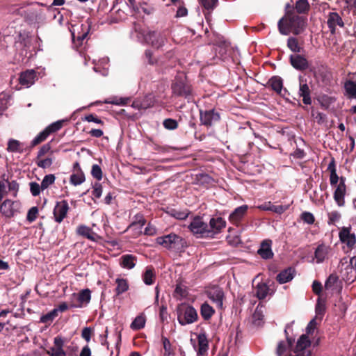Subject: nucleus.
<instances>
[{
	"instance_id": "obj_39",
	"label": "nucleus",
	"mask_w": 356,
	"mask_h": 356,
	"mask_svg": "<svg viewBox=\"0 0 356 356\" xmlns=\"http://www.w3.org/2000/svg\"><path fill=\"white\" fill-rule=\"evenodd\" d=\"M85 181V175L83 171L73 172L70 176V181L74 186L80 185Z\"/></svg>"
},
{
	"instance_id": "obj_49",
	"label": "nucleus",
	"mask_w": 356,
	"mask_h": 356,
	"mask_svg": "<svg viewBox=\"0 0 356 356\" xmlns=\"http://www.w3.org/2000/svg\"><path fill=\"white\" fill-rule=\"evenodd\" d=\"M129 101V98H118L116 97H114L105 100L104 103L123 106L127 104Z\"/></svg>"
},
{
	"instance_id": "obj_9",
	"label": "nucleus",
	"mask_w": 356,
	"mask_h": 356,
	"mask_svg": "<svg viewBox=\"0 0 356 356\" xmlns=\"http://www.w3.org/2000/svg\"><path fill=\"white\" fill-rule=\"evenodd\" d=\"M351 227H342L339 232V238L341 243L345 244L350 251L356 248V235L351 233Z\"/></svg>"
},
{
	"instance_id": "obj_40",
	"label": "nucleus",
	"mask_w": 356,
	"mask_h": 356,
	"mask_svg": "<svg viewBox=\"0 0 356 356\" xmlns=\"http://www.w3.org/2000/svg\"><path fill=\"white\" fill-rule=\"evenodd\" d=\"M145 318L143 315H139L132 321L130 327L134 330H139L145 327Z\"/></svg>"
},
{
	"instance_id": "obj_23",
	"label": "nucleus",
	"mask_w": 356,
	"mask_h": 356,
	"mask_svg": "<svg viewBox=\"0 0 356 356\" xmlns=\"http://www.w3.org/2000/svg\"><path fill=\"white\" fill-rule=\"evenodd\" d=\"M137 257L133 254H124L120 258V265L123 268L132 269L135 267Z\"/></svg>"
},
{
	"instance_id": "obj_11",
	"label": "nucleus",
	"mask_w": 356,
	"mask_h": 356,
	"mask_svg": "<svg viewBox=\"0 0 356 356\" xmlns=\"http://www.w3.org/2000/svg\"><path fill=\"white\" fill-rule=\"evenodd\" d=\"M145 40L148 44H150L153 47L159 49L164 46L167 42V37L163 32L156 31H149L145 35Z\"/></svg>"
},
{
	"instance_id": "obj_54",
	"label": "nucleus",
	"mask_w": 356,
	"mask_h": 356,
	"mask_svg": "<svg viewBox=\"0 0 356 356\" xmlns=\"http://www.w3.org/2000/svg\"><path fill=\"white\" fill-rule=\"evenodd\" d=\"M38 207H31L29 210V211L27 213L26 220L29 222H32L35 220V219L38 217Z\"/></svg>"
},
{
	"instance_id": "obj_17",
	"label": "nucleus",
	"mask_w": 356,
	"mask_h": 356,
	"mask_svg": "<svg viewBox=\"0 0 356 356\" xmlns=\"http://www.w3.org/2000/svg\"><path fill=\"white\" fill-rule=\"evenodd\" d=\"M248 209V207L245 204L236 208L229 216L230 222L236 226H238L246 215Z\"/></svg>"
},
{
	"instance_id": "obj_44",
	"label": "nucleus",
	"mask_w": 356,
	"mask_h": 356,
	"mask_svg": "<svg viewBox=\"0 0 356 356\" xmlns=\"http://www.w3.org/2000/svg\"><path fill=\"white\" fill-rule=\"evenodd\" d=\"M201 6L210 13L218 5V0H199Z\"/></svg>"
},
{
	"instance_id": "obj_41",
	"label": "nucleus",
	"mask_w": 356,
	"mask_h": 356,
	"mask_svg": "<svg viewBox=\"0 0 356 356\" xmlns=\"http://www.w3.org/2000/svg\"><path fill=\"white\" fill-rule=\"evenodd\" d=\"M65 340L60 336H57L54 339V347H51L49 350L64 352L63 346Z\"/></svg>"
},
{
	"instance_id": "obj_61",
	"label": "nucleus",
	"mask_w": 356,
	"mask_h": 356,
	"mask_svg": "<svg viewBox=\"0 0 356 356\" xmlns=\"http://www.w3.org/2000/svg\"><path fill=\"white\" fill-rule=\"evenodd\" d=\"M92 334V328L90 327H86L83 329L81 332V337L84 339L87 342H89L91 339V336Z\"/></svg>"
},
{
	"instance_id": "obj_45",
	"label": "nucleus",
	"mask_w": 356,
	"mask_h": 356,
	"mask_svg": "<svg viewBox=\"0 0 356 356\" xmlns=\"http://www.w3.org/2000/svg\"><path fill=\"white\" fill-rule=\"evenodd\" d=\"M56 180V177L53 174L45 175L41 182V189L44 191L47 189L49 186L53 184Z\"/></svg>"
},
{
	"instance_id": "obj_59",
	"label": "nucleus",
	"mask_w": 356,
	"mask_h": 356,
	"mask_svg": "<svg viewBox=\"0 0 356 356\" xmlns=\"http://www.w3.org/2000/svg\"><path fill=\"white\" fill-rule=\"evenodd\" d=\"M30 185V191L33 196H38L40 193L41 185H39L37 182H31Z\"/></svg>"
},
{
	"instance_id": "obj_33",
	"label": "nucleus",
	"mask_w": 356,
	"mask_h": 356,
	"mask_svg": "<svg viewBox=\"0 0 356 356\" xmlns=\"http://www.w3.org/2000/svg\"><path fill=\"white\" fill-rule=\"evenodd\" d=\"M310 9V6L307 1V0H298L296 2L294 8L293 10L296 12V13L300 14H307Z\"/></svg>"
},
{
	"instance_id": "obj_7",
	"label": "nucleus",
	"mask_w": 356,
	"mask_h": 356,
	"mask_svg": "<svg viewBox=\"0 0 356 356\" xmlns=\"http://www.w3.org/2000/svg\"><path fill=\"white\" fill-rule=\"evenodd\" d=\"M188 229L197 238H209V234H211V232L209 231L208 224L198 216L193 218L188 225Z\"/></svg>"
},
{
	"instance_id": "obj_24",
	"label": "nucleus",
	"mask_w": 356,
	"mask_h": 356,
	"mask_svg": "<svg viewBox=\"0 0 356 356\" xmlns=\"http://www.w3.org/2000/svg\"><path fill=\"white\" fill-rule=\"evenodd\" d=\"M76 234L79 236L85 237L92 241H95V236L97 234L92 231V229L84 225H79L76 231Z\"/></svg>"
},
{
	"instance_id": "obj_58",
	"label": "nucleus",
	"mask_w": 356,
	"mask_h": 356,
	"mask_svg": "<svg viewBox=\"0 0 356 356\" xmlns=\"http://www.w3.org/2000/svg\"><path fill=\"white\" fill-rule=\"evenodd\" d=\"M51 149V146L50 143H47L43 145L39 149L37 155V159H40L44 156L45 154H48Z\"/></svg>"
},
{
	"instance_id": "obj_55",
	"label": "nucleus",
	"mask_w": 356,
	"mask_h": 356,
	"mask_svg": "<svg viewBox=\"0 0 356 356\" xmlns=\"http://www.w3.org/2000/svg\"><path fill=\"white\" fill-rule=\"evenodd\" d=\"M339 280V277L335 274H331L326 280L325 283V287L326 289H331Z\"/></svg>"
},
{
	"instance_id": "obj_15",
	"label": "nucleus",
	"mask_w": 356,
	"mask_h": 356,
	"mask_svg": "<svg viewBox=\"0 0 356 356\" xmlns=\"http://www.w3.org/2000/svg\"><path fill=\"white\" fill-rule=\"evenodd\" d=\"M209 225V231L211 232L209 238H213L216 234L221 232L222 229L226 227L225 220L221 218H212L210 219Z\"/></svg>"
},
{
	"instance_id": "obj_14",
	"label": "nucleus",
	"mask_w": 356,
	"mask_h": 356,
	"mask_svg": "<svg viewBox=\"0 0 356 356\" xmlns=\"http://www.w3.org/2000/svg\"><path fill=\"white\" fill-rule=\"evenodd\" d=\"M69 209V204L67 200L58 202L53 212L55 221L58 223L61 222L67 216Z\"/></svg>"
},
{
	"instance_id": "obj_50",
	"label": "nucleus",
	"mask_w": 356,
	"mask_h": 356,
	"mask_svg": "<svg viewBox=\"0 0 356 356\" xmlns=\"http://www.w3.org/2000/svg\"><path fill=\"white\" fill-rule=\"evenodd\" d=\"M64 123V120H58L54 123H51L48 127H47L45 129L49 132V134L55 133L60 130Z\"/></svg>"
},
{
	"instance_id": "obj_38",
	"label": "nucleus",
	"mask_w": 356,
	"mask_h": 356,
	"mask_svg": "<svg viewBox=\"0 0 356 356\" xmlns=\"http://www.w3.org/2000/svg\"><path fill=\"white\" fill-rule=\"evenodd\" d=\"M50 134H49V132L47 131L46 129H44L42 131H41L40 133H39L34 138L33 140L31 141V145H30V147L32 148L39 144H40L41 143L44 142L47 138V137L49 136Z\"/></svg>"
},
{
	"instance_id": "obj_10",
	"label": "nucleus",
	"mask_w": 356,
	"mask_h": 356,
	"mask_svg": "<svg viewBox=\"0 0 356 356\" xmlns=\"http://www.w3.org/2000/svg\"><path fill=\"white\" fill-rule=\"evenodd\" d=\"M220 119V115L215 109L200 110V120L201 124L209 127L218 122Z\"/></svg>"
},
{
	"instance_id": "obj_28",
	"label": "nucleus",
	"mask_w": 356,
	"mask_h": 356,
	"mask_svg": "<svg viewBox=\"0 0 356 356\" xmlns=\"http://www.w3.org/2000/svg\"><path fill=\"white\" fill-rule=\"evenodd\" d=\"M91 298V292L90 289H86L81 290L77 295V300L79 302V305L71 304V307H81L82 304L88 303Z\"/></svg>"
},
{
	"instance_id": "obj_31",
	"label": "nucleus",
	"mask_w": 356,
	"mask_h": 356,
	"mask_svg": "<svg viewBox=\"0 0 356 356\" xmlns=\"http://www.w3.org/2000/svg\"><path fill=\"white\" fill-rule=\"evenodd\" d=\"M270 290L266 283H259L255 288V296L259 300H264L270 293Z\"/></svg>"
},
{
	"instance_id": "obj_51",
	"label": "nucleus",
	"mask_w": 356,
	"mask_h": 356,
	"mask_svg": "<svg viewBox=\"0 0 356 356\" xmlns=\"http://www.w3.org/2000/svg\"><path fill=\"white\" fill-rule=\"evenodd\" d=\"M163 125L168 130H175L178 127V122L172 118H166L163 122Z\"/></svg>"
},
{
	"instance_id": "obj_2",
	"label": "nucleus",
	"mask_w": 356,
	"mask_h": 356,
	"mask_svg": "<svg viewBox=\"0 0 356 356\" xmlns=\"http://www.w3.org/2000/svg\"><path fill=\"white\" fill-rule=\"evenodd\" d=\"M327 170L330 172V182L331 186H336L333 197L339 207L345 205V196L346 194L347 187L346 185V178L344 177H339L337 174L336 162L334 158L331 159Z\"/></svg>"
},
{
	"instance_id": "obj_64",
	"label": "nucleus",
	"mask_w": 356,
	"mask_h": 356,
	"mask_svg": "<svg viewBox=\"0 0 356 356\" xmlns=\"http://www.w3.org/2000/svg\"><path fill=\"white\" fill-rule=\"evenodd\" d=\"M8 185L9 191L13 192V196L16 197L19 191V184L17 181L13 180L12 181H8Z\"/></svg>"
},
{
	"instance_id": "obj_16",
	"label": "nucleus",
	"mask_w": 356,
	"mask_h": 356,
	"mask_svg": "<svg viewBox=\"0 0 356 356\" xmlns=\"http://www.w3.org/2000/svg\"><path fill=\"white\" fill-rule=\"evenodd\" d=\"M327 24L332 34L335 33L337 26L340 28L344 26V22L341 17L336 12H330L328 14Z\"/></svg>"
},
{
	"instance_id": "obj_8",
	"label": "nucleus",
	"mask_w": 356,
	"mask_h": 356,
	"mask_svg": "<svg viewBox=\"0 0 356 356\" xmlns=\"http://www.w3.org/2000/svg\"><path fill=\"white\" fill-rule=\"evenodd\" d=\"M21 204L18 201L6 199L0 204V213L6 218H11L20 212Z\"/></svg>"
},
{
	"instance_id": "obj_56",
	"label": "nucleus",
	"mask_w": 356,
	"mask_h": 356,
	"mask_svg": "<svg viewBox=\"0 0 356 356\" xmlns=\"http://www.w3.org/2000/svg\"><path fill=\"white\" fill-rule=\"evenodd\" d=\"M91 175L97 180H101L102 179V170L97 164L92 165Z\"/></svg>"
},
{
	"instance_id": "obj_3",
	"label": "nucleus",
	"mask_w": 356,
	"mask_h": 356,
	"mask_svg": "<svg viewBox=\"0 0 356 356\" xmlns=\"http://www.w3.org/2000/svg\"><path fill=\"white\" fill-rule=\"evenodd\" d=\"M171 90L173 96L184 97L189 99L192 96V86L187 79V76L183 73H178L171 84Z\"/></svg>"
},
{
	"instance_id": "obj_29",
	"label": "nucleus",
	"mask_w": 356,
	"mask_h": 356,
	"mask_svg": "<svg viewBox=\"0 0 356 356\" xmlns=\"http://www.w3.org/2000/svg\"><path fill=\"white\" fill-rule=\"evenodd\" d=\"M268 84L270 86L273 90L277 94H280L283 88L282 79L279 76H272L268 81Z\"/></svg>"
},
{
	"instance_id": "obj_35",
	"label": "nucleus",
	"mask_w": 356,
	"mask_h": 356,
	"mask_svg": "<svg viewBox=\"0 0 356 356\" xmlns=\"http://www.w3.org/2000/svg\"><path fill=\"white\" fill-rule=\"evenodd\" d=\"M115 283L117 284V286L115 289L116 296H120L129 289V284L126 279L117 278Z\"/></svg>"
},
{
	"instance_id": "obj_1",
	"label": "nucleus",
	"mask_w": 356,
	"mask_h": 356,
	"mask_svg": "<svg viewBox=\"0 0 356 356\" xmlns=\"http://www.w3.org/2000/svg\"><path fill=\"white\" fill-rule=\"evenodd\" d=\"M307 25V17L300 15L294 10L287 11L277 22L278 31L283 35H288L290 33L300 35L304 32Z\"/></svg>"
},
{
	"instance_id": "obj_48",
	"label": "nucleus",
	"mask_w": 356,
	"mask_h": 356,
	"mask_svg": "<svg viewBox=\"0 0 356 356\" xmlns=\"http://www.w3.org/2000/svg\"><path fill=\"white\" fill-rule=\"evenodd\" d=\"M325 302L321 298H318L316 305L315 312L317 316L323 317L325 313Z\"/></svg>"
},
{
	"instance_id": "obj_6",
	"label": "nucleus",
	"mask_w": 356,
	"mask_h": 356,
	"mask_svg": "<svg viewBox=\"0 0 356 356\" xmlns=\"http://www.w3.org/2000/svg\"><path fill=\"white\" fill-rule=\"evenodd\" d=\"M216 56L221 60H227L234 53L230 43L222 36H216L213 42Z\"/></svg>"
},
{
	"instance_id": "obj_13",
	"label": "nucleus",
	"mask_w": 356,
	"mask_h": 356,
	"mask_svg": "<svg viewBox=\"0 0 356 356\" xmlns=\"http://www.w3.org/2000/svg\"><path fill=\"white\" fill-rule=\"evenodd\" d=\"M289 63L296 70L304 72L309 68V61L305 56L298 54H293L289 56Z\"/></svg>"
},
{
	"instance_id": "obj_42",
	"label": "nucleus",
	"mask_w": 356,
	"mask_h": 356,
	"mask_svg": "<svg viewBox=\"0 0 356 356\" xmlns=\"http://www.w3.org/2000/svg\"><path fill=\"white\" fill-rule=\"evenodd\" d=\"M58 316V309H54L47 314L40 317V322L42 323L50 324Z\"/></svg>"
},
{
	"instance_id": "obj_22",
	"label": "nucleus",
	"mask_w": 356,
	"mask_h": 356,
	"mask_svg": "<svg viewBox=\"0 0 356 356\" xmlns=\"http://www.w3.org/2000/svg\"><path fill=\"white\" fill-rule=\"evenodd\" d=\"M330 250V246L326 245L324 243L319 244L314 252V257L316 259V263L321 264L327 258Z\"/></svg>"
},
{
	"instance_id": "obj_26",
	"label": "nucleus",
	"mask_w": 356,
	"mask_h": 356,
	"mask_svg": "<svg viewBox=\"0 0 356 356\" xmlns=\"http://www.w3.org/2000/svg\"><path fill=\"white\" fill-rule=\"evenodd\" d=\"M198 350L197 355H204L209 349V341L205 333H200L197 336Z\"/></svg>"
},
{
	"instance_id": "obj_30",
	"label": "nucleus",
	"mask_w": 356,
	"mask_h": 356,
	"mask_svg": "<svg viewBox=\"0 0 356 356\" xmlns=\"http://www.w3.org/2000/svg\"><path fill=\"white\" fill-rule=\"evenodd\" d=\"M156 280L154 268L152 266H147L143 274V280L147 285H152Z\"/></svg>"
},
{
	"instance_id": "obj_21",
	"label": "nucleus",
	"mask_w": 356,
	"mask_h": 356,
	"mask_svg": "<svg viewBox=\"0 0 356 356\" xmlns=\"http://www.w3.org/2000/svg\"><path fill=\"white\" fill-rule=\"evenodd\" d=\"M299 95L302 97V102L306 105L312 104L311 90L306 80L300 79Z\"/></svg>"
},
{
	"instance_id": "obj_46",
	"label": "nucleus",
	"mask_w": 356,
	"mask_h": 356,
	"mask_svg": "<svg viewBox=\"0 0 356 356\" xmlns=\"http://www.w3.org/2000/svg\"><path fill=\"white\" fill-rule=\"evenodd\" d=\"M53 161L54 159L51 156H48L46 159L36 158L35 163L39 168L44 169L49 168L52 165Z\"/></svg>"
},
{
	"instance_id": "obj_62",
	"label": "nucleus",
	"mask_w": 356,
	"mask_h": 356,
	"mask_svg": "<svg viewBox=\"0 0 356 356\" xmlns=\"http://www.w3.org/2000/svg\"><path fill=\"white\" fill-rule=\"evenodd\" d=\"M289 209L287 205H274L272 204L271 210L274 213L282 214Z\"/></svg>"
},
{
	"instance_id": "obj_37",
	"label": "nucleus",
	"mask_w": 356,
	"mask_h": 356,
	"mask_svg": "<svg viewBox=\"0 0 356 356\" xmlns=\"http://www.w3.org/2000/svg\"><path fill=\"white\" fill-rule=\"evenodd\" d=\"M162 343L163 347V356H175L174 348L172 347V345L169 341V339L165 337H162Z\"/></svg>"
},
{
	"instance_id": "obj_27",
	"label": "nucleus",
	"mask_w": 356,
	"mask_h": 356,
	"mask_svg": "<svg viewBox=\"0 0 356 356\" xmlns=\"http://www.w3.org/2000/svg\"><path fill=\"white\" fill-rule=\"evenodd\" d=\"M294 270L289 267L282 270L276 277L277 281L280 284H284L290 282L293 278Z\"/></svg>"
},
{
	"instance_id": "obj_4",
	"label": "nucleus",
	"mask_w": 356,
	"mask_h": 356,
	"mask_svg": "<svg viewBox=\"0 0 356 356\" xmlns=\"http://www.w3.org/2000/svg\"><path fill=\"white\" fill-rule=\"evenodd\" d=\"M177 321L181 325L192 324L198 320L196 309L188 304H181L177 308Z\"/></svg>"
},
{
	"instance_id": "obj_43",
	"label": "nucleus",
	"mask_w": 356,
	"mask_h": 356,
	"mask_svg": "<svg viewBox=\"0 0 356 356\" xmlns=\"http://www.w3.org/2000/svg\"><path fill=\"white\" fill-rule=\"evenodd\" d=\"M143 60L145 63L150 65H155L158 63V59L154 56L152 51L149 49L145 51Z\"/></svg>"
},
{
	"instance_id": "obj_20",
	"label": "nucleus",
	"mask_w": 356,
	"mask_h": 356,
	"mask_svg": "<svg viewBox=\"0 0 356 356\" xmlns=\"http://www.w3.org/2000/svg\"><path fill=\"white\" fill-rule=\"evenodd\" d=\"M37 78L36 72L33 70H28L20 74L19 83L26 87H29L34 83Z\"/></svg>"
},
{
	"instance_id": "obj_60",
	"label": "nucleus",
	"mask_w": 356,
	"mask_h": 356,
	"mask_svg": "<svg viewBox=\"0 0 356 356\" xmlns=\"http://www.w3.org/2000/svg\"><path fill=\"white\" fill-rule=\"evenodd\" d=\"M341 218V214L337 211H334L328 213V224L332 225L335 222L338 221Z\"/></svg>"
},
{
	"instance_id": "obj_12",
	"label": "nucleus",
	"mask_w": 356,
	"mask_h": 356,
	"mask_svg": "<svg viewBox=\"0 0 356 356\" xmlns=\"http://www.w3.org/2000/svg\"><path fill=\"white\" fill-rule=\"evenodd\" d=\"M343 83V95L348 99H356V74H348Z\"/></svg>"
},
{
	"instance_id": "obj_47",
	"label": "nucleus",
	"mask_w": 356,
	"mask_h": 356,
	"mask_svg": "<svg viewBox=\"0 0 356 356\" xmlns=\"http://www.w3.org/2000/svg\"><path fill=\"white\" fill-rule=\"evenodd\" d=\"M169 213L170 216L178 220H185L189 214L188 210L179 211L175 209H171Z\"/></svg>"
},
{
	"instance_id": "obj_52",
	"label": "nucleus",
	"mask_w": 356,
	"mask_h": 356,
	"mask_svg": "<svg viewBox=\"0 0 356 356\" xmlns=\"http://www.w3.org/2000/svg\"><path fill=\"white\" fill-rule=\"evenodd\" d=\"M9 97L6 93L0 94V116L3 114V111L7 108Z\"/></svg>"
},
{
	"instance_id": "obj_36",
	"label": "nucleus",
	"mask_w": 356,
	"mask_h": 356,
	"mask_svg": "<svg viewBox=\"0 0 356 356\" xmlns=\"http://www.w3.org/2000/svg\"><path fill=\"white\" fill-rule=\"evenodd\" d=\"M7 150L10 152L22 153L24 152L22 144L19 140L15 139L9 140L8 143Z\"/></svg>"
},
{
	"instance_id": "obj_25",
	"label": "nucleus",
	"mask_w": 356,
	"mask_h": 356,
	"mask_svg": "<svg viewBox=\"0 0 356 356\" xmlns=\"http://www.w3.org/2000/svg\"><path fill=\"white\" fill-rule=\"evenodd\" d=\"M145 223L146 220L143 215L140 213H138L134 216L132 222L129 225L127 229L134 228L137 230V234H141L142 227L145 225Z\"/></svg>"
},
{
	"instance_id": "obj_34",
	"label": "nucleus",
	"mask_w": 356,
	"mask_h": 356,
	"mask_svg": "<svg viewBox=\"0 0 356 356\" xmlns=\"http://www.w3.org/2000/svg\"><path fill=\"white\" fill-rule=\"evenodd\" d=\"M214 313L215 310L207 302H204L201 305L200 314L204 320L209 321L211 319Z\"/></svg>"
},
{
	"instance_id": "obj_63",
	"label": "nucleus",
	"mask_w": 356,
	"mask_h": 356,
	"mask_svg": "<svg viewBox=\"0 0 356 356\" xmlns=\"http://www.w3.org/2000/svg\"><path fill=\"white\" fill-rule=\"evenodd\" d=\"M102 194V186L99 183H95L93 186V191L92 195L95 198H99Z\"/></svg>"
},
{
	"instance_id": "obj_5",
	"label": "nucleus",
	"mask_w": 356,
	"mask_h": 356,
	"mask_svg": "<svg viewBox=\"0 0 356 356\" xmlns=\"http://www.w3.org/2000/svg\"><path fill=\"white\" fill-rule=\"evenodd\" d=\"M156 243L173 250H180L184 248L185 240L180 236L171 233L156 238Z\"/></svg>"
},
{
	"instance_id": "obj_32",
	"label": "nucleus",
	"mask_w": 356,
	"mask_h": 356,
	"mask_svg": "<svg viewBox=\"0 0 356 356\" xmlns=\"http://www.w3.org/2000/svg\"><path fill=\"white\" fill-rule=\"evenodd\" d=\"M286 46L294 54H298L303 51V47L299 43L298 39L295 37H289L287 39Z\"/></svg>"
},
{
	"instance_id": "obj_57",
	"label": "nucleus",
	"mask_w": 356,
	"mask_h": 356,
	"mask_svg": "<svg viewBox=\"0 0 356 356\" xmlns=\"http://www.w3.org/2000/svg\"><path fill=\"white\" fill-rule=\"evenodd\" d=\"M301 219L309 225H312L315 221L314 215L308 211H304L301 214Z\"/></svg>"
},
{
	"instance_id": "obj_53",
	"label": "nucleus",
	"mask_w": 356,
	"mask_h": 356,
	"mask_svg": "<svg viewBox=\"0 0 356 356\" xmlns=\"http://www.w3.org/2000/svg\"><path fill=\"white\" fill-rule=\"evenodd\" d=\"M253 323L256 325H260L263 322L264 315L262 312L257 308L252 315Z\"/></svg>"
},
{
	"instance_id": "obj_18",
	"label": "nucleus",
	"mask_w": 356,
	"mask_h": 356,
	"mask_svg": "<svg viewBox=\"0 0 356 356\" xmlns=\"http://www.w3.org/2000/svg\"><path fill=\"white\" fill-rule=\"evenodd\" d=\"M272 241L270 239L264 240L257 250V254L263 259H270L273 257L274 253L271 248Z\"/></svg>"
},
{
	"instance_id": "obj_19",
	"label": "nucleus",
	"mask_w": 356,
	"mask_h": 356,
	"mask_svg": "<svg viewBox=\"0 0 356 356\" xmlns=\"http://www.w3.org/2000/svg\"><path fill=\"white\" fill-rule=\"evenodd\" d=\"M207 295L209 299L216 304L217 307H222L224 292L221 288L213 287L208 291Z\"/></svg>"
}]
</instances>
